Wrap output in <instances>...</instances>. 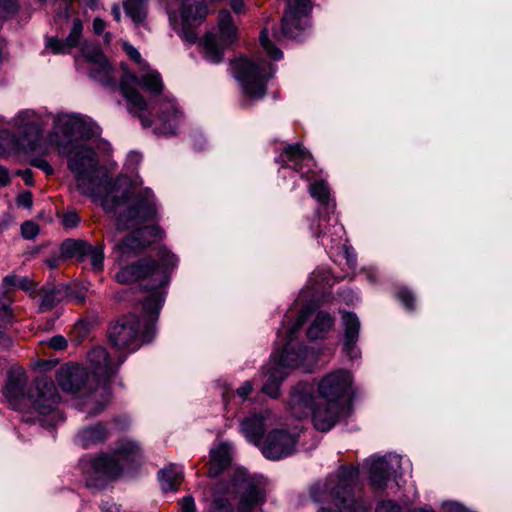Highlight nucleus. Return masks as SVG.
Segmentation results:
<instances>
[{"instance_id": "obj_39", "label": "nucleus", "mask_w": 512, "mask_h": 512, "mask_svg": "<svg viewBox=\"0 0 512 512\" xmlns=\"http://www.w3.org/2000/svg\"><path fill=\"white\" fill-rule=\"evenodd\" d=\"M46 47L49 48L54 54H66L72 49L66 40H60L50 37L46 41Z\"/></svg>"}, {"instance_id": "obj_9", "label": "nucleus", "mask_w": 512, "mask_h": 512, "mask_svg": "<svg viewBox=\"0 0 512 512\" xmlns=\"http://www.w3.org/2000/svg\"><path fill=\"white\" fill-rule=\"evenodd\" d=\"M215 488L227 501L236 500L237 512H253L267 498V483L264 477L250 475L245 470L233 473L229 482H219Z\"/></svg>"}, {"instance_id": "obj_32", "label": "nucleus", "mask_w": 512, "mask_h": 512, "mask_svg": "<svg viewBox=\"0 0 512 512\" xmlns=\"http://www.w3.org/2000/svg\"><path fill=\"white\" fill-rule=\"evenodd\" d=\"M16 289L23 290L30 294L35 291L34 283L28 277H21L16 274L5 276L0 285V290L12 292Z\"/></svg>"}, {"instance_id": "obj_35", "label": "nucleus", "mask_w": 512, "mask_h": 512, "mask_svg": "<svg viewBox=\"0 0 512 512\" xmlns=\"http://www.w3.org/2000/svg\"><path fill=\"white\" fill-rule=\"evenodd\" d=\"M212 498V506L209 512H234V508L229 501L220 495L215 487L212 489Z\"/></svg>"}, {"instance_id": "obj_55", "label": "nucleus", "mask_w": 512, "mask_h": 512, "mask_svg": "<svg viewBox=\"0 0 512 512\" xmlns=\"http://www.w3.org/2000/svg\"><path fill=\"white\" fill-rule=\"evenodd\" d=\"M106 28V22L99 18V17H96L94 20H93V31L95 34L97 35H100L104 32Z\"/></svg>"}, {"instance_id": "obj_48", "label": "nucleus", "mask_w": 512, "mask_h": 512, "mask_svg": "<svg viewBox=\"0 0 512 512\" xmlns=\"http://www.w3.org/2000/svg\"><path fill=\"white\" fill-rule=\"evenodd\" d=\"M11 292L0 290V311H3L5 315H10L9 309L12 303Z\"/></svg>"}, {"instance_id": "obj_7", "label": "nucleus", "mask_w": 512, "mask_h": 512, "mask_svg": "<svg viewBox=\"0 0 512 512\" xmlns=\"http://www.w3.org/2000/svg\"><path fill=\"white\" fill-rule=\"evenodd\" d=\"M142 458L139 442L123 438L118 441L112 454L102 453L97 457L84 456L79 466L85 476L87 486L101 487L107 480L117 478L125 466Z\"/></svg>"}, {"instance_id": "obj_21", "label": "nucleus", "mask_w": 512, "mask_h": 512, "mask_svg": "<svg viewBox=\"0 0 512 512\" xmlns=\"http://www.w3.org/2000/svg\"><path fill=\"white\" fill-rule=\"evenodd\" d=\"M123 50L131 60L139 65L140 79H137L138 86H141L145 91L156 93L162 90L163 82L161 75L158 71L151 69L149 65L142 59L140 52L131 44L124 42Z\"/></svg>"}, {"instance_id": "obj_28", "label": "nucleus", "mask_w": 512, "mask_h": 512, "mask_svg": "<svg viewBox=\"0 0 512 512\" xmlns=\"http://www.w3.org/2000/svg\"><path fill=\"white\" fill-rule=\"evenodd\" d=\"M333 317L324 311H318L307 330V336L311 340L324 337L333 327Z\"/></svg>"}, {"instance_id": "obj_34", "label": "nucleus", "mask_w": 512, "mask_h": 512, "mask_svg": "<svg viewBox=\"0 0 512 512\" xmlns=\"http://www.w3.org/2000/svg\"><path fill=\"white\" fill-rule=\"evenodd\" d=\"M354 378L351 371L346 369H337L328 373L320 384H352Z\"/></svg>"}, {"instance_id": "obj_51", "label": "nucleus", "mask_w": 512, "mask_h": 512, "mask_svg": "<svg viewBox=\"0 0 512 512\" xmlns=\"http://www.w3.org/2000/svg\"><path fill=\"white\" fill-rule=\"evenodd\" d=\"M181 512H195L196 506L191 496H185L180 501Z\"/></svg>"}, {"instance_id": "obj_15", "label": "nucleus", "mask_w": 512, "mask_h": 512, "mask_svg": "<svg viewBox=\"0 0 512 512\" xmlns=\"http://www.w3.org/2000/svg\"><path fill=\"white\" fill-rule=\"evenodd\" d=\"M238 29L228 10H221L218 15V38L207 33L200 43L201 54L205 60L217 64L223 59V51L237 39Z\"/></svg>"}, {"instance_id": "obj_50", "label": "nucleus", "mask_w": 512, "mask_h": 512, "mask_svg": "<svg viewBox=\"0 0 512 512\" xmlns=\"http://www.w3.org/2000/svg\"><path fill=\"white\" fill-rule=\"evenodd\" d=\"M227 4L236 15H242L246 12L244 0H227Z\"/></svg>"}, {"instance_id": "obj_24", "label": "nucleus", "mask_w": 512, "mask_h": 512, "mask_svg": "<svg viewBox=\"0 0 512 512\" xmlns=\"http://www.w3.org/2000/svg\"><path fill=\"white\" fill-rule=\"evenodd\" d=\"M87 361L91 373L98 380H110L116 373L119 364L113 363L109 358L108 352L103 347H95L88 352Z\"/></svg>"}, {"instance_id": "obj_2", "label": "nucleus", "mask_w": 512, "mask_h": 512, "mask_svg": "<svg viewBox=\"0 0 512 512\" xmlns=\"http://www.w3.org/2000/svg\"><path fill=\"white\" fill-rule=\"evenodd\" d=\"M81 54L88 63L90 77L105 87L116 88L117 77L120 78L118 89L127 102L128 111L137 116L144 128L153 126L156 134L173 135L184 123V113L177 100L163 89L151 93L145 101L138 92L136 76L122 65L121 70L114 69L101 49L92 43H83Z\"/></svg>"}, {"instance_id": "obj_43", "label": "nucleus", "mask_w": 512, "mask_h": 512, "mask_svg": "<svg viewBox=\"0 0 512 512\" xmlns=\"http://www.w3.org/2000/svg\"><path fill=\"white\" fill-rule=\"evenodd\" d=\"M39 233V226L33 221H26L21 226V234L23 238L31 240Z\"/></svg>"}, {"instance_id": "obj_33", "label": "nucleus", "mask_w": 512, "mask_h": 512, "mask_svg": "<svg viewBox=\"0 0 512 512\" xmlns=\"http://www.w3.org/2000/svg\"><path fill=\"white\" fill-rule=\"evenodd\" d=\"M124 10L134 23H142L147 16L148 0H126Z\"/></svg>"}, {"instance_id": "obj_29", "label": "nucleus", "mask_w": 512, "mask_h": 512, "mask_svg": "<svg viewBox=\"0 0 512 512\" xmlns=\"http://www.w3.org/2000/svg\"><path fill=\"white\" fill-rule=\"evenodd\" d=\"M241 431L249 441L258 445L265 431L264 417L258 414L247 417L241 423Z\"/></svg>"}, {"instance_id": "obj_45", "label": "nucleus", "mask_w": 512, "mask_h": 512, "mask_svg": "<svg viewBox=\"0 0 512 512\" xmlns=\"http://www.w3.org/2000/svg\"><path fill=\"white\" fill-rule=\"evenodd\" d=\"M376 512H403V508L391 500H384L377 505Z\"/></svg>"}, {"instance_id": "obj_38", "label": "nucleus", "mask_w": 512, "mask_h": 512, "mask_svg": "<svg viewBox=\"0 0 512 512\" xmlns=\"http://www.w3.org/2000/svg\"><path fill=\"white\" fill-rule=\"evenodd\" d=\"M260 43L265 52L273 60H280L283 57L282 51L273 45V43L268 39V36L265 31H262L260 34Z\"/></svg>"}, {"instance_id": "obj_56", "label": "nucleus", "mask_w": 512, "mask_h": 512, "mask_svg": "<svg viewBox=\"0 0 512 512\" xmlns=\"http://www.w3.org/2000/svg\"><path fill=\"white\" fill-rule=\"evenodd\" d=\"M363 272L365 273L366 275V279L371 283V284H374L376 283V280H377V271L375 268L373 267H369V268H365L363 270Z\"/></svg>"}, {"instance_id": "obj_36", "label": "nucleus", "mask_w": 512, "mask_h": 512, "mask_svg": "<svg viewBox=\"0 0 512 512\" xmlns=\"http://www.w3.org/2000/svg\"><path fill=\"white\" fill-rule=\"evenodd\" d=\"M17 145V138L13 131L7 128L0 129V155L8 149H14Z\"/></svg>"}, {"instance_id": "obj_42", "label": "nucleus", "mask_w": 512, "mask_h": 512, "mask_svg": "<svg viewBox=\"0 0 512 512\" xmlns=\"http://www.w3.org/2000/svg\"><path fill=\"white\" fill-rule=\"evenodd\" d=\"M17 3L15 0H0V18L5 19L13 15L17 11Z\"/></svg>"}, {"instance_id": "obj_44", "label": "nucleus", "mask_w": 512, "mask_h": 512, "mask_svg": "<svg viewBox=\"0 0 512 512\" xmlns=\"http://www.w3.org/2000/svg\"><path fill=\"white\" fill-rule=\"evenodd\" d=\"M80 222V217L74 210L66 211L62 216V224L65 228H74Z\"/></svg>"}, {"instance_id": "obj_23", "label": "nucleus", "mask_w": 512, "mask_h": 512, "mask_svg": "<svg viewBox=\"0 0 512 512\" xmlns=\"http://www.w3.org/2000/svg\"><path fill=\"white\" fill-rule=\"evenodd\" d=\"M342 323L344 327L342 351L350 360L358 359L361 353L356 347V342L360 333V320L355 313L343 312Z\"/></svg>"}, {"instance_id": "obj_18", "label": "nucleus", "mask_w": 512, "mask_h": 512, "mask_svg": "<svg viewBox=\"0 0 512 512\" xmlns=\"http://www.w3.org/2000/svg\"><path fill=\"white\" fill-rule=\"evenodd\" d=\"M310 12V0H287L282 17L281 32L275 34L274 37L278 41L282 38L297 39L309 27Z\"/></svg>"}, {"instance_id": "obj_54", "label": "nucleus", "mask_w": 512, "mask_h": 512, "mask_svg": "<svg viewBox=\"0 0 512 512\" xmlns=\"http://www.w3.org/2000/svg\"><path fill=\"white\" fill-rule=\"evenodd\" d=\"M17 174L22 177L26 185L32 186L34 184L33 173L30 169L19 170Z\"/></svg>"}, {"instance_id": "obj_8", "label": "nucleus", "mask_w": 512, "mask_h": 512, "mask_svg": "<svg viewBox=\"0 0 512 512\" xmlns=\"http://www.w3.org/2000/svg\"><path fill=\"white\" fill-rule=\"evenodd\" d=\"M178 261L176 255L163 248L159 251L158 263L150 259L140 260L137 264L122 267L116 273L115 279L120 284H129L140 279H148L150 281L148 285L150 294L146 298L157 292H161L165 296L164 287L169 283L170 274L177 267Z\"/></svg>"}, {"instance_id": "obj_41", "label": "nucleus", "mask_w": 512, "mask_h": 512, "mask_svg": "<svg viewBox=\"0 0 512 512\" xmlns=\"http://www.w3.org/2000/svg\"><path fill=\"white\" fill-rule=\"evenodd\" d=\"M397 297L407 310L412 311L414 309L415 298L412 292L409 291L407 288L399 289L397 292Z\"/></svg>"}, {"instance_id": "obj_17", "label": "nucleus", "mask_w": 512, "mask_h": 512, "mask_svg": "<svg viewBox=\"0 0 512 512\" xmlns=\"http://www.w3.org/2000/svg\"><path fill=\"white\" fill-rule=\"evenodd\" d=\"M75 406L94 416L101 413L108 401L107 386H60Z\"/></svg>"}, {"instance_id": "obj_53", "label": "nucleus", "mask_w": 512, "mask_h": 512, "mask_svg": "<svg viewBox=\"0 0 512 512\" xmlns=\"http://www.w3.org/2000/svg\"><path fill=\"white\" fill-rule=\"evenodd\" d=\"M261 392L268 395L272 399H276L280 395L279 386H262Z\"/></svg>"}, {"instance_id": "obj_19", "label": "nucleus", "mask_w": 512, "mask_h": 512, "mask_svg": "<svg viewBox=\"0 0 512 512\" xmlns=\"http://www.w3.org/2000/svg\"><path fill=\"white\" fill-rule=\"evenodd\" d=\"M369 465L371 484L376 489H383L387 481L396 476L401 468V457L396 454H388L383 457H371L366 462Z\"/></svg>"}, {"instance_id": "obj_12", "label": "nucleus", "mask_w": 512, "mask_h": 512, "mask_svg": "<svg viewBox=\"0 0 512 512\" xmlns=\"http://www.w3.org/2000/svg\"><path fill=\"white\" fill-rule=\"evenodd\" d=\"M358 480V469L353 466L341 467L335 475L329 476L323 484V493L338 508L332 511L322 507L319 512H358L352 489ZM359 512H366L362 509Z\"/></svg>"}, {"instance_id": "obj_58", "label": "nucleus", "mask_w": 512, "mask_h": 512, "mask_svg": "<svg viewBox=\"0 0 512 512\" xmlns=\"http://www.w3.org/2000/svg\"><path fill=\"white\" fill-rule=\"evenodd\" d=\"M10 182L9 172L3 166H0V186H5Z\"/></svg>"}, {"instance_id": "obj_47", "label": "nucleus", "mask_w": 512, "mask_h": 512, "mask_svg": "<svg viewBox=\"0 0 512 512\" xmlns=\"http://www.w3.org/2000/svg\"><path fill=\"white\" fill-rule=\"evenodd\" d=\"M30 164L40 170H42L46 175L53 174L54 170L52 166L41 157H35L30 160Z\"/></svg>"}, {"instance_id": "obj_61", "label": "nucleus", "mask_w": 512, "mask_h": 512, "mask_svg": "<svg viewBox=\"0 0 512 512\" xmlns=\"http://www.w3.org/2000/svg\"><path fill=\"white\" fill-rule=\"evenodd\" d=\"M59 262H60V257H57V256H52L46 260V264L51 269L56 268L59 265Z\"/></svg>"}, {"instance_id": "obj_49", "label": "nucleus", "mask_w": 512, "mask_h": 512, "mask_svg": "<svg viewBox=\"0 0 512 512\" xmlns=\"http://www.w3.org/2000/svg\"><path fill=\"white\" fill-rule=\"evenodd\" d=\"M47 344L54 350H64L67 347V340L61 335L51 337Z\"/></svg>"}, {"instance_id": "obj_6", "label": "nucleus", "mask_w": 512, "mask_h": 512, "mask_svg": "<svg viewBox=\"0 0 512 512\" xmlns=\"http://www.w3.org/2000/svg\"><path fill=\"white\" fill-rule=\"evenodd\" d=\"M163 303V293L157 292L144 299L141 318L134 313L118 318L108 330L111 345L118 350L134 352L150 343L156 336V322Z\"/></svg>"}, {"instance_id": "obj_60", "label": "nucleus", "mask_w": 512, "mask_h": 512, "mask_svg": "<svg viewBox=\"0 0 512 512\" xmlns=\"http://www.w3.org/2000/svg\"><path fill=\"white\" fill-rule=\"evenodd\" d=\"M101 509L103 512H119L117 505L108 501L102 503Z\"/></svg>"}, {"instance_id": "obj_3", "label": "nucleus", "mask_w": 512, "mask_h": 512, "mask_svg": "<svg viewBox=\"0 0 512 512\" xmlns=\"http://www.w3.org/2000/svg\"><path fill=\"white\" fill-rule=\"evenodd\" d=\"M335 280L327 268L315 269L309 276L307 284L300 291L296 300L294 313L290 309L285 315L283 326L278 331L277 338L281 349L275 350L267 364L261 368V381L264 384H279L295 369L304 372L312 371L317 364L319 353L297 341L300 329L311 312L309 302L334 284Z\"/></svg>"}, {"instance_id": "obj_25", "label": "nucleus", "mask_w": 512, "mask_h": 512, "mask_svg": "<svg viewBox=\"0 0 512 512\" xmlns=\"http://www.w3.org/2000/svg\"><path fill=\"white\" fill-rule=\"evenodd\" d=\"M89 372L78 363H66L56 371L57 384H85Z\"/></svg>"}, {"instance_id": "obj_30", "label": "nucleus", "mask_w": 512, "mask_h": 512, "mask_svg": "<svg viewBox=\"0 0 512 512\" xmlns=\"http://www.w3.org/2000/svg\"><path fill=\"white\" fill-rule=\"evenodd\" d=\"M159 480L164 491L177 490L183 480L182 469L172 464L159 472Z\"/></svg>"}, {"instance_id": "obj_26", "label": "nucleus", "mask_w": 512, "mask_h": 512, "mask_svg": "<svg viewBox=\"0 0 512 512\" xmlns=\"http://www.w3.org/2000/svg\"><path fill=\"white\" fill-rule=\"evenodd\" d=\"M231 463V448L222 443L210 451L208 476L215 478L220 475Z\"/></svg>"}, {"instance_id": "obj_5", "label": "nucleus", "mask_w": 512, "mask_h": 512, "mask_svg": "<svg viewBox=\"0 0 512 512\" xmlns=\"http://www.w3.org/2000/svg\"><path fill=\"white\" fill-rule=\"evenodd\" d=\"M287 405L296 418L310 416L317 430L327 432L350 414L352 392L350 386H293Z\"/></svg>"}, {"instance_id": "obj_59", "label": "nucleus", "mask_w": 512, "mask_h": 512, "mask_svg": "<svg viewBox=\"0 0 512 512\" xmlns=\"http://www.w3.org/2000/svg\"><path fill=\"white\" fill-rule=\"evenodd\" d=\"M206 140L203 135L199 134L195 137L193 145L196 150H203L205 148Z\"/></svg>"}, {"instance_id": "obj_40", "label": "nucleus", "mask_w": 512, "mask_h": 512, "mask_svg": "<svg viewBox=\"0 0 512 512\" xmlns=\"http://www.w3.org/2000/svg\"><path fill=\"white\" fill-rule=\"evenodd\" d=\"M26 373L25 370L20 366H12L8 371V383L7 384H25Z\"/></svg>"}, {"instance_id": "obj_4", "label": "nucleus", "mask_w": 512, "mask_h": 512, "mask_svg": "<svg viewBox=\"0 0 512 512\" xmlns=\"http://www.w3.org/2000/svg\"><path fill=\"white\" fill-rule=\"evenodd\" d=\"M276 162L280 165L279 174L283 178L299 175L300 178L313 181L309 185L310 196L326 210V214L315 216L309 226L310 231L327 251L343 250L348 265L353 267L355 258L347 248L344 227L338 217L330 215L334 214L336 205L330 198L329 186L324 180L315 179V163L310 153L299 144L287 145Z\"/></svg>"}, {"instance_id": "obj_62", "label": "nucleus", "mask_w": 512, "mask_h": 512, "mask_svg": "<svg viewBox=\"0 0 512 512\" xmlns=\"http://www.w3.org/2000/svg\"><path fill=\"white\" fill-rule=\"evenodd\" d=\"M112 15L114 17V19L119 22L120 19H121V11H120V8L118 6H113L112 8Z\"/></svg>"}, {"instance_id": "obj_64", "label": "nucleus", "mask_w": 512, "mask_h": 512, "mask_svg": "<svg viewBox=\"0 0 512 512\" xmlns=\"http://www.w3.org/2000/svg\"><path fill=\"white\" fill-rule=\"evenodd\" d=\"M5 124L9 125V120H7L3 115H0V126Z\"/></svg>"}, {"instance_id": "obj_46", "label": "nucleus", "mask_w": 512, "mask_h": 512, "mask_svg": "<svg viewBox=\"0 0 512 512\" xmlns=\"http://www.w3.org/2000/svg\"><path fill=\"white\" fill-rule=\"evenodd\" d=\"M141 160H142L141 154H139L138 152H130L127 155L126 162H125L126 171L133 172L138 167Z\"/></svg>"}, {"instance_id": "obj_20", "label": "nucleus", "mask_w": 512, "mask_h": 512, "mask_svg": "<svg viewBox=\"0 0 512 512\" xmlns=\"http://www.w3.org/2000/svg\"><path fill=\"white\" fill-rule=\"evenodd\" d=\"M61 255L66 258L77 257L90 259L93 270L100 271L103 268L104 252L101 246H92L83 240L68 239L61 245Z\"/></svg>"}, {"instance_id": "obj_11", "label": "nucleus", "mask_w": 512, "mask_h": 512, "mask_svg": "<svg viewBox=\"0 0 512 512\" xmlns=\"http://www.w3.org/2000/svg\"><path fill=\"white\" fill-rule=\"evenodd\" d=\"M165 8L170 26L180 37L195 43L197 34L194 27L204 20L207 9L203 0H159Z\"/></svg>"}, {"instance_id": "obj_63", "label": "nucleus", "mask_w": 512, "mask_h": 512, "mask_svg": "<svg viewBox=\"0 0 512 512\" xmlns=\"http://www.w3.org/2000/svg\"><path fill=\"white\" fill-rule=\"evenodd\" d=\"M86 329V325L85 323H78L76 326H75V330H85Z\"/></svg>"}, {"instance_id": "obj_27", "label": "nucleus", "mask_w": 512, "mask_h": 512, "mask_svg": "<svg viewBox=\"0 0 512 512\" xmlns=\"http://www.w3.org/2000/svg\"><path fill=\"white\" fill-rule=\"evenodd\" d=\"M108 434L106 425L97 423L81 429L77 434L76 440L82 448L87 449L104 442L108 438Z\"/></svg>"}, {"instance_id": "obj_10", "label": "nucleus", "mask_w": 512, "mask_h": 512, "mask_svg": "<svg viewBox=\"0 0 512 512\" xmlns=\"http://www.w3.org/2000/svg\"><path fill=\"white\" fill-rule=\"evenodd\" d=\"M231 71L244 96L242 104L247 105L264 98L276 66L262 58H239L231 63Z\"/></svg>"}, {"instance_id": "obj_37", "label": "nucleus", "mask_w": 512, "mask_h": 512, "mask_svg": "<svg viewBox=\"0 0 512 512\" xmlns=\"http://www.w3.org/2000/svg\"><path fill=\"white\" fill-rule=\"evenodd\" d=\"M82 31H83L82 21L78 18L74 19L73 23H72L71 31H70L69 35L67 36V38L65 39L71 48H74L79 45Z\"/></svg>"}, {"instance_id": "obj_22", "label": "nucleus", "mask_w": 512, "mask_h": 512, "mask_svg": "<svg viewBox=\"0 0 512 512\" xmlns=\"http://www.w3.org/2000/svg\"><path fill=\"white\" fill-rule=\"evenodd\" d=\"M296 447V438L283 430L271 432L262 447L264 456L271 460H278L291 455Z\"/></svg>"}, {"instance_id": "obj_57", "label": "nucleus", "mask_w": 512, "mask_h": 512, "mask_svg": "<svg viewBox=\"0 0 512 512\" xmlns=\"http://www.w3.org/2000/svg\"><path fill=\"white\" fill-rule=\"evenodd\" d=\"M252 387L253 386H240L237 390H236V394L243 398L244 400H246L248 398V396L252 393Z\"/></svg>"}, {"instance_id": "obj_13", "label": "nucleus", "mask_w": 512, "mask_h": 512, "mask_svg": "<svg viewBox=\"0 0 512 512\" xmlns=\"http://www.w3.org/2000/svg\"><path fill=\"white\" fill-rule=\"evenodd\" d=\"M53 122L50 142L56 145V141H62L70 146L76 141L72 138H80L83 141L91 140L100 134L99 126L89 117L77 113L58 112L52 113Z\"/></svg>"}, {"instance_id": "obj_14", "label": "nucleus", "mask_w": 512, "mask_h": 512, "mask_svg": "<svg viewBox=\"0 0 512 512\" xmlns=\"http://www.w3.org/2000/svg\"><path fill=\"white\" fill-rule=\"evenodd\" d=\"M2 394L11 405L27 401L41 414L53 411L61 399L57 386H3Z\"/></svg>"}, {"instance_id": "obj_16", "label": "nucleus", "mask_w": 512, "mask_h": 512, "mask_svg": "<svg viewBox=\"0 0 512 512\" xmlns=\"http://www.w3.org/2000/svg\"><path fill=\"white\" fill-rule=\"evenodd\" d=\"M52 113L45 108L23 109L18 111L11 119L9 125L28 141L30 150L35 148L36 143L41 139L47 125L51 122Z\"/></svg>"}, {"instance_id": "obj_52", "label": "nucleus", "mask_w": 512, "mask_h": 512, "mask_svg": "<svg viewBox=\"0 0 512 512\" xmlns=\"http://www.w3.org/2000/svg\"><path fill=\"white\" fill-rule=\"evenodd\" d=\"M17 203H18V205L23 206L25 208H31L32 203H33L32 194L30 192L22 193L18 197Z\"/></svg>"}, {"instance_id": "obj_31", "label": "nucleus", "mask_w": 512, "mask_h": 512, "mask_svg": "<svg viewBox=\"0 0 512 512\" xmlns=\"http://www.w3.org/2000/svg\"><path fill=\"white\" fill-rule=\"evenodd\" d=\"M41 302L40 309L47 311L60 303L67 296L66 289L63 286L45 287L40 291Z\"/></svg>"}, {"instance_id": "obj_1", "label": "nucleus", "mask_w": 512, "mask_h": 512, "mask_svg": "<svg viewBox=\"0 0 512 512\" xmlns=\"http://www.w3.org/2000/svg\"><path fill=\"white\" fill-rule=\"evenodd\" d=\"M56 146L67 159V168L79 193L113 214L117 230H130L115 244L118 259L128 258L163 237L164 232L159 226L145 225L158 216L159 206L153 191L142 188V180L138 177L131 180L126 175H119L113 180L106 167L100 164V153L109 148L108 143H95L91 139L67 146L56 141Z\"/></svg>"}]
</instances>
